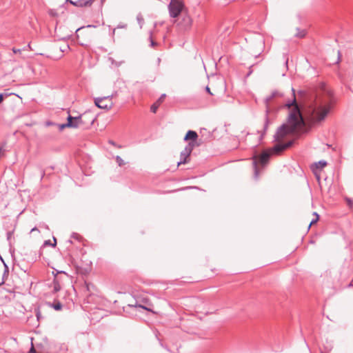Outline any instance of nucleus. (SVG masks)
<instances>
[{"instance_id": "obj_1", "label": "nucleus", "mask_w": 353, "mask_h": 353, "mask_svg": "<svg viewBox=\"0 0 353 353\" xmlns=\"http://www.w3.org/2000/svg\"><path fill=\"white\" fill-rule=\"evenodd\" d=\"M290 94L291 99H287L282 92L274 91L265 99L268 107L270 105L273 100H275L276 103L281 106L291 108L287 122L278 129L274 135L275 141L279 142L288 134L299 132L304 127V121L296 103L293 88H292Z\"/></svg>"}, {"instance_id": "obj_2", "label": "nucleus", "mask_w": 353, "mask_h": 353, "mask_svg": "<svg viewBox=\"0 0 353 353\" xmlns=\"http://www.w3.org/2000/svg\"><path fill=\"white\" fill-rule=\"evenodd\" d=\"M332 108V98L329 94L316 97L305 110L306 119L312 125L323 121Z\"/></svg>"}, {"instance_id": "obj_3", "label": "nucleus", "mask_w": 353, "mask_h": 353, "mask_svg": "<svg viewBox=\"0 0 353 353\" xmlns=\"http://www.w3.org/2000/svg\"><path fill=\"white\" fill-rule=\"evenodd\" d=\"M269 125V120L268 117L265 118V121L263 127V132L261 133L258 132L257 134H248L245 139L246 143L250 147H256L258 145L263 138V136L266 132L268 126Z\"/></svg>"}, {"instance_id": "obj_4", "label": "nucleus", "mask_w": 353, "mask_h": 353, "mask_svg": "<svg viewBox=\"0 0 353 353\" xmlns=\"http://www.w3.org/2000/svg\"><path fill=\"white\" fill-rule=\"evenodd\" d=\"M112 97L113 95L112 94L106 97L95 98L94 104L101 109L107 110H110L114 105Z\"/></svg>"}, {"instance_id": "obj_5", "label": "nucleus", "mask_w": 353, "mask_h": 353, "mask_svg": "<svg viewBox=\"0 0 353 353\" xmlns=\"http://www.w3.org/2000/svg\"><path fill=\"white\" fill-rule=\"evenodd\" d=\"M184 5L179 0H171L168 6L170 16L173 18L177 17L182 12Z\"/></svg>"}, {"instance_id": "obj_6", "label": "nucleus", "mask_w": 353, "mask_h": 353, "mask_svg": "<svg viewBox=\"0 0 353 353\" xmlns=\"http://www.w3.org/2000/svg\"><path fill=\"white\" fill-rule=\"evenodd\" d=\"M81 119L79 117H72L69 115L67 118V123L59 125V129L63 130L65 128H83V123L81 122Z\"/></svg>"}, {"instance_id": "obj_7", "label": "nucleus", "mask_w": 353, "mask_h": 353, "mask_svg": "<svg viewBox=\"0 0 353 353\" xmlns=\"http://www.w3.org/2000/svg\"><path fill=\"white\" fill-rule=\"evenodd\" d=\"M194 145L195 143L194 142H190L188 145L184 148V150L181 152V160L177 163L178 165L181 164H185L187 162V159L190 157Z\"/></svg>"}, {"instance_id": "obj_8", "label": "nucleus", "mask_w": 353, "mask_h": 353, "mask_svg": "<svg viewBox=\"0 0 353 353\" xmlns=\"http://www.w3.org/2000/svg\"><path fill=\"white\" fill-rule=\"evenodd\" d=\"M292 145V141H288L285 143H279L274 145L272 148L269 149L270 152L272 154H280L283 151L290 148Z\"/></svg>"}, {"instance_id": "obj_9", "label": "nucleus", "mask_w": 353, "mask_h": 353, "mask_svg": "<svg viewBox=\"0 0 353 353\" xmlns=\"http://www.w3.org/2000/svg\"><path fill=\"white\" fill-rule=\"evenodd\" d=\"M81 119V123H83V128H88L92 125L95 120L93 114L88 111L80 115Z\"/></svg>"}, {"instance_id": "obj_10", "label": "nucleus", "mask_w": 353, "mask_h": 353, "mask_svg": "<svg viewBox=\"0 0 353 353\" xmlns=\"http://www.w3.org/2000/svg\"><path fill=\"white\" fill-rule=\"evenodd\" d=\"M272 155L271 152L268 150V151L263 152L261 155L254 157V164L256 165L257 163L265 165L268 163L270 157Z\"/></svg>"}, {"instance_id": "obj_11", "label": "nucleus", "mask_w": 353, "mask_h": 353, "mask_svg": "<svg viewBox=\"0 0 353 353\" xmlns=\"http://www.w3.org/2000/svg\"><path fill=\"white\" fill-rule=\"evenodd\" d=\"M52 292L57 293L61 289V278L57 276V274L54 275V279L52 283Z\"/></svg>"}, {"instance_id": "obj_12", "label": "nucleus", "mask_w": 353, "mask_h": 353, "mask_svg": "<svg viewBox=\"0 0 353 353\" xmlns=\"http://www.w3.org/2000/svg\"><path fill=\"white\" fill-rule=\"evenodd\" d=\"M327 165V162L325 161L321 160L319 162L314 163L312 165V169L314 172L316 173L317 170L321 171L324 167H325Z\"/></svg>"}, {"instance_id": "obj_13", "label": "nucleus", "mask_w": 353, "mask_h": 353, "mask_svg": "<svg viewBox=\"0 0 353 353\" xmlns=\"http://www.w3.org/2000/svg\"><path fill=\"white\" fill-rule=\"evenodd\" d=\"M181 23H182L183 26L185 29H187V28H190L191 27L192 21L191 17L188 14H185L183 16Z\"/></svg>"}, {"instance_id": "obj_14", "label": "nucleus", "mask_w": 353, "mask_h": 353, "mask_svg": "<svg viewBox=\"0 0 353 353\" xmlns=\"http://www.w3.org/2000/svg\"><path fill=\"white\" fill-rule=\"evenodd\" d=\"M197 138H198V134L195 131L189 130V131H188V132L184 138V140L185 141L192 140L193 141H195Z\"/></svg>"}, {"instance_id": "obj_15", "label": "nucleus", "mask_w": 353, "mask_h": 353, "mask_svg": "<svg viewBox=\"0 0 353 353\" xmlns=\"http://www.w3.org/2000/svg\"><path fill=\"white\" fill-rule=\"evenodd\" d=\"M48 305L54 308L55 310L57 311H59L62 309V304L59 302V301H57L56 303H48Z\"/></svg>"}, {"instance_id": "obj_16", "label": "nucleus", "mask_w": 353, "mask_h": 353, "mask_svg": "<svg viewBox=\"0 0 353 353\" xmlns=\"http://www.w3.org/2000/svg\"><path fill=\"white\" fill-rule=\"evenodd\" d=\"M115 159H116V161H117V163H118V165H119V166H122V165H124V161H123V160L121 159V157H119V156H117V157H115Z\"/></svg>"}, {"instance_id": "obj_17", "label": "nucleus", "mask_w": 353, "mask_h": 353, "mask_svg": "<svg viewBox=\"0 0 353 353\" xmlns=\"http://www.w3.org/2000/svg\"><path fill=\"white\" fill-rule=\"evenodd\" d=\"M160 103H154L152 106H151V111L154 113H155L157 112V110L159 105Z\"/></svg>"}, {"instance_id": "obj_18", "label": "nucleus", "mask_w": 353, "mask_h": 353, "mask_svg": "<svg viewBox=\"0 0 353 353\" xmlns=\"http://www.w3.org/2000/svg\"><path fill=\"white\" fill-rule=\"evenodd\" d=\"M314 214L316 216V219H313L311 222L310 225H312L313 223H316L319 220V215L317 213L314 212Z\"/></svg>"}, {"instance_id": "obj_19", "label": "nucleus", "mask_w": 353, "mask_h": 353, "mask_svg": "<svg viewBox=\"0 0 353 353\" xmlns=\"http://www.w3.org/2000/svg\"><path fill=\"white\" fill-rule=\"evenodd\" d=\"M12 50V52H13L14 54H18V53H19V54H20V53H21V50L20 49H17V48H13Z\"/></svg>"}, {"instance_id": "obj_20", "label": "nucleus", "mask_w": 353, "mask_h": 353, "mask_svg": "<svg viewBox=\"0 0 353 353\" xmlns=\"http://www.w3.org/2000/svg\"><path fill=\"white\" fill-rule=\"evenodd\" d=\"M165 97V94H162L157 102L161 103V101H163V100L164 99Z\"/></svg>"}, {"instance_id": "obj_21", "label": "nucleus", "mask_w": 353, "mask_h": 353, "mask_svg": "<svg viewBox=\"0 0 353 353\" xmlns=\"http://www.w3.org/2000/svg\"><path fill=\"white\" fill-rule=\"evenodd\" d=\"M49 14L51 15V16H56V12L54 11V10H50L49 11Z\"/></svg>"}, {"instance_id": "obj_22", "label": "nucleus", "mask_w": 353, "mask_h": 353, "mask_svg": "<svg viewBox=\"0 0 353 353\" xmlns=\"http://www.w3.org/2000/svg\"><path fill=\"white\" fill-rule=\"evenodd\" d=\"M206 92H208L210 94L212 95L213 94L211 92L210 89L208 86L205 88Z\"/></svg>"}, {"instance_id": "obj_23", "label": "nucleus", "mask_w": 353, "mask_h": 353, "mask_svg": "<svg viewBox=\"0 0 353 353\" xmlns=\"http://www.w3.org/2000/svg\"><path fill=\"white\" fill-rule=\"evenodd\" d=\"M83 28H78V29L77 30V37H79V34H78V32H81H81H82V30H83Z\"/></svg>"}, {"instance_id": "obj_24", "label": "nucleus", "mask_w": 353, "mask_h": 353, "mask_svg": "<svg viewBox=\"0 0 353 353\" xmlns=\"http://www.w3.org/2000/svg\"><path fill=\"white\" fill-rule=\"evenodd\" d=\"M54 244H50V242H48V241H46V244H50V245H52V246H54L56 245V239L54 238Z\"/></svg>"}, {"instance_id": "obj_25", "label": "nucleus", "mask_w": 353, "mask_h": 353, "mask_svg": "<svg viewBox=\"0 0 353 353\" xmlns=\"http://www.w3.org/2000/svg\"><path fill=\"white\" fill-rule=\"evenodd\" d=\"M4 154V150H3L2 148H0V157L3 155Z\"/></svg>"}, {"instance_id": "obj_26", "label": "nucleus", "mask_w": 353, "mask_h": 353, "mask_svg": "<svg viewBox=\"0 0 353 353\" xmlns=\"http://www.w3.org/2000/svg\"><path fill=\"white\" fill-rule=\"evenodd\" d=\"M3 100V95L2 94H0V103H1Z\"/></svg>"}, {"instance_id": "obj_27", "label": "nucleus", "mask_w": 353, "mask_h": 353, "mask_svg": "<svg viewBox=\"0 0 353 353\" xmlns=\"http://www.w3.org/2000/svg\"><path fill=\"white\" fill-rule=\"evenodd\" d=\"M305 32H301L300 34H299V37H304V36H305Z\"/></svg>"}, {"instance_id": "obj_28", "label": "nucleus", "mask_w": 353, "mask_h": 353, "mask_svg": "<svg viewBox=\"0 0 353 353\" xmlns=\"http://www.w3.org/2000/svg\"><path fill=\"white\" fill-rule=\"evenodd\" d=\"M34 231H39V230H38L36 227H34V228H33L31 230V232H34Z\"/></svg>"}, {"instance_id": "obj_29", "label": "nucleus", "mask_w": 353, "mask_h": 353, "mask_svg": "<svg viewBox=\"0 0 353 353\" xmlns=\"http://www.w3.org/2000/svg\"><path fill=\"white\" fill-rule=\"evenodd\" d=\"M33 352H35V350H34V347H32L30 351V353H33Z\"/></svg>"}, {"instance_id": "obj_30", "label": "nucleus", "mask_w": 353, "mask_h": 353, "mask_svg": "<svg viewBox=\"0 0 353 353\" xmlns=\"http://www.w3.org/2000/svg\"><path fill=\"white\" fill-rule=\"evenodd\" d=\"M155 44H156V43L153 41V40H152V39H151V46H154V45H155Z\"/></svg>"}, {"instance_id": "obj_31", "label": "nucleus", "mask_w": 353, "mask_h": 353, "mask_svg": "<svg viewBox=\"0 0 353 353\" xmlns=\"http://www.w3.org/2000/svg\"><path fill=\"white\" fill-rule=\"evenodd\" d=\"M11 235H12V232H9L8 234V239H9L11 236Z\"/></svg>"}, {"instance_id": "obj_32", "label": "nucleus", "mask_w": 353, "mask_h": 353, "mask_svg": "<svg viewBox=\"0 0 353 353\" xmlns=\"http://www.w3.org/2000/svg\"><path fill=\"white\" fill-rule=\"evenodd\" d=\"M3 283H4V281H3V280H2V281L0 282V286H1V285H3Z\"/></svg>"}, {"instance_id": "obj_33", "label": "nucleus", "mask_w": 353, "mask_h": 353, "mask_svg": "<svg viewBox=\"0 0 353 353\" xmlns=\"http://www.w3.org/2000/svg\"><path fill=\"white\" fill-rule=\"evenodd\" d=\"M141 307H143V309L147 310V308L145 307H143V306H141Z\"/></svg>"}]
</instances>
